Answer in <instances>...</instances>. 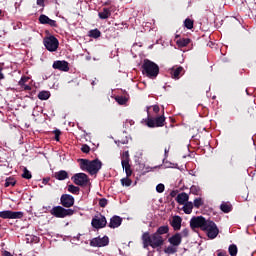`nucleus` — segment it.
Segmentation results:
<instances>
[{
  "instance_id": "f257e3e1",
  "label": "nucleus",
  "mask_w": 256,
  "mask_h": 256,
  "mask_svg": "<svg viewBox=\"0 0 256 256\" xmlns=\"http://www.w3.org/2000/svg\"><path fill=\"white\" fill-rule=\"evenodd\" d=\"M191 229H201L206 233L208 239H216L217 235H219V228L217 224L213 222L211 219H206L203 216H194L190 220Z\"/></svg>"
},
{
  "instance_id": "f03ea898",
  "label": "nucleus",
  "mask_w": 256,
  "mask_h": 256,
  "mask_svg": "<svg viewBox=\"0 0 256 256\" xmlns=\"http://www.w3.org/2000/svg\"><path fill=\"white\" fill-rule=\"evenodd\" d=\"M142 243L144 249H147L149 246L152 247V249H157V247H162L165 243V239H163V236H160L159 233H154L150 236L149 232H144L142 234Z\"/></svg>"
},
{
  "instance_id": "7ed1b4c3",
  "label": "nucleus",
  "mask_w": 256,
  "mask_h": 256,
  "mask_svg": "<svg viewBox=\"0 0 256 256\" xmlns=\"http://www.w3.org/2000/svg\"><path fill=\"white\" fill-rule=\"evenodd\" d=\"M129 161V151L123 152L121 165L126 173V178L121 179V184L123 185V187H131V184L133 183V181L129 179V177L133 175V171L131 170V164H129Z\"/></svg>"
},
{
  "instance_id": "20e7f679",
  "label": "nucleus",
  "mask_w": 256,
  "mask_h": 256,
  "mask_svg": "<svg viewBox=\"0 0 256 256\" xmlns=\"http://www.w3.org/2000/svg\"><path fill=\"white\" fill-rule=\"evenodd\" d=\"M101 167H103V163H101L99 159L92 161L87 159H80V169L82 171H87L90 175H97Z\"/></svg>"
},
{
  "instance_id": "39448f33",
  "label": "nucleus",
  "mask_w": 256,
  "mask_h": 256,
  "mask_svg": "<svg viewBox=\"0 0 256 256\" xmlns=\"http://www.w3.org/2000/svg\"><path fill=\"white\" fill-rule=\"evenodd\" d=\"M142 73L149 79H155L159 75V66L155 62L146 59L142 64Z\"/></svg>"
},
{
  "instance_id": "423d86ee",
  "label": "nucleus",
  "mask_w": 256,
  "mask_h": 256,
  "mask_svg": "<svg viewBox=\"0 0 256 256\" xmlns=\"http://www.w3.org/2000/svg\"><path fill=\"white\" fill-rule=\"evenodd\" d=\"M51 215L53 217H57L58 219H65V217H71V215L75 214V210L69 208L65 209L62 206H55L50 210Z\"/></svg>"
},
{
  "instance_id": "0eeeda50",
  "label": "nucleus",
  "mask_w": 256,
  "mask_h": 256,
  "mask_svg": "<svg viewBox=\"0 0 256 256\" xmlns=\"http://www.w3.org/2000/svg\"><path fill=\"white\" fill-rule=\"evenodd\" d=\"M43 44L47 51H50V53H54V51H57V49H59V40L55 36L45 37L43 40Z\"/></svg>"
},
{
  "instance_id": "6e6552de",
  "label": "nucleus",
  "mask_w": 256,
  "mask_h": 256,
  "mask_svg": "<svg viewBox=\"0 0 256 256\" xmlns=\"http://www.w3.org/2000/svg\"><path fill=\"white\" fill-rule=\"evenodd\" d=\"M91 225L94 229H103L107 226V218L101 214L95 215L92 218Z\"/></svg>"
},
{
  "instance_id": "1a4fd4ad",
  "label": "nucleus",
  "mask_w": 256,
  "mask_h": 256,
  "mask_svg": "<svg viewBox=\"0 0 256 256\" xmlns=\"http://www.w3.org/2000/svg\"><path fill=\"white\" fill-rule=\"evenodd\" d=\"M165 125V115L158 116L156 118H148L147 119V126L154 128V127H163Z\"/></svg>"
},
{
  "instance_id": "9d476101",
  "label": "nucleus",
  "mask_w": 256,
  "mask_h": 256,
  "mask_svg": "<svg viewBox=\"0 0 256 256\" xmlns=\"http://www.w3.org/2000/svg\"><path fill=\"white\" fill-rule=\"evenodd\" d=\"M0 217L1 219H22L23 212H13L11 210H5L0 212Z\"/></svg>"
},
{
  "instance_id": "9b49d317",
  "label": "nucleus",
  "mask_w": 256,
  "mask_h": 256,
  "mask_svg": "<svg viewBox=\"0 0 256 256\" xmlns=\"http://www.w3.org/2000/svg\"><path fill=\"white\" fill-rule=\"evenodd\" d=\"M107 245H109V237L107 236H103L102 238L96 237L90 241L91 247H107Z\"/></svg>"
},
{
  "instance_id": "f8f14e48",
  "label": "nucleus",
  "mask_w": 256,
  "mask_h": 256,
  "mask_svg": "<svg viewBox=\"0 0 256 256\" xmlns=\"http://www.w3.org/2000/svg\"><path fill=\"white\" fill-rule=\"evenodd\" d=\"M75 185H80V187H83V185H87L89 183V177L85 173H77L72 177Z\"/></svg>"
},
{
  "instance_id": "ddd939ff",
  "label": "nucleus",
  "mask_w": 256,
  "mask_h": 256,
  "mask_svg": "<svg viewBox=\"0 0 256 256\" xmlns=\"http://www.w3.org/2000/svg\"><path fill=\"white\" fill-rule=\"evenodd\" d=\"M60 203L63 207L69 209V207H73L75 205V198L69 194H63L60 198Z\"/></svg>"
},
{
  "instance_id": "4468645a",
  "label": "nucleus",
  "mask_w": 256,
  "mask_h": 256,
  "mask_svg": "<svg viewBox=\"0 0 256 256\" xmlns=\"http://www.w3.org/2000/svg\"><path fill=\"white\" fill-rule=\"evenodd\" d=\"M53 69H58V71H64L67 73L69 71V62L63 60L55 61L52 65Z\"/></svg>"
},
{
  "instance_id": "2eb2a0df",
  "label": "nucleus",
  "mask_w": 256,
  "mask_h": 256,
  "mask_svg": "<svg viewBox=\"0 0 256 256\" xmlns=\"http://www.w3.org/2000/svg\"><path fill=\"white\" fill-rule=\"evenodd\" d=\"M41 25H49L50 27H57V21L50 19L47 15L42 14L39 17Z\"/></svg>"
},
{
  "instance_id": "dca6fc26",
  "label": "nucleus",
  "mask_w": 256,
  "mask_h": 256,
  "mask_svg": "<svg viewBox=\"0 0 256 256\" xmlns=\"http://www.w3.org/2000/svg\"><path fill=\"white\" fill-rule=\"evenodd\" d=\"M121 223H123V218L122 217H120V216H113L110 219L108 227H110V229H117V227H121Z\"/></svg>"
},
{
  "instance_id": "f3484780",
  "label": "nucleus",
  "mask_w": 256,
  "mask_h": 256,
  "mask_svg": "<svg viewBox=\"0 0 256 256\" xmlns=\"http://www.w3.org/2000/svg\"><path fill=\"white\" fill-rule=\"evenodd\" d=\"M182 240L183 236H181V233H176L168 239V242L170 243V245H173L174 247H179V245H181Z\"/></svg>"
},
{
  "instance_id": "a211bd4d",
  "label": "nucleus",
  "mask_w": 256,
  "mask_h": 256,
  "mask_svg": "<svg viewBox=\"0 0 256 256\" xmlns=\"http://www.w3.org/2000/svg\"><path fill=\"white\" fill-rule=\"evenodd\" d=\"M182 221L183 219H181V216H173L170 224L173 227L174 231H179L181 229Z\"/></svg>"
},
{
  "instance_id": "6ab92c4d",
  "label": "nucleus",
  "mask_w": 256,
  "mask_h": 256,
  "mask_svg": "<svg viewBox=\"0 0 256 256\" xmlns=\"http://www.w3.org/2000/svg\"><path fill=\"white\" fill-rule=\"evenodd\" d=\"M176 201L177 203H179V205H185V203L189 202V194L185 192L178 194L176 197Z\"/></svg>"
},
{
  "instance_id": "aec40b11",
  "label": "nucleus",
  "mask_w": 256,
  "mask_h": 256,
  "mask_svg": "<svg viewBox=\"0 0 256 256\" xmlns=\"http://www.w3.org/2000/svg\"><path fill=\"white\" fill-rule=\"evenodd\" d=\"M54 177L58 181H65V179H69V173H67L65 170H60L55 173Z\"/></svg>"
},
{
  "instance_id": "412c9836",
  "label": "nucleus",
  "mask_w": 256,
  "mask_h": 256,
  "mask_svg": "<svg viewBox=\"0 0 256 256\" xmlns=\"http://www.w3.org/2000/svg\"><path fill=\"white\" fill-rule=\"evenodd\" d=\"M99 19H109L111 17V10L109 8H103L101 12L98 13Z\"/></svg>"
},
{
  "instance_id": "4be33fe9",
  "label": "nucleus",
  "mask_w": 256,
  "mask_h": 256,
  "mask_svg": "<svg viewBox=\"0 0 256 256\" xmlns=\"http://www.w3.org/2000/svg\"><path fill=\"white\" fill-rule=\"evenodd\" d=\"M181 73H183V67L179 66L177 68H173L171 70L172 79H179V77L181 76Z\"/></svg>"
},
{
  "instance_id": "5701e85b",
  "label": "nucleus",
  "mask_w": 256,
  "mask_h": 256,
  "mask_svg": "<svg viewBox=\"0 0 256 256\" xmlns=\"http://www.w3.org/2000/svg\"><path fill=\"white\" fill-rule=\"evenodd\" d=\"M182 205H184L182 210L186 215H191V213H193V202H186Z\"/></svg>"
},
{
  "instance_id": "b1692460",
  "label": "nucleus",
  "mask_w": 256,
  "mask_h": 256,
  "mask_svg": "<svg viewBox=\"0 0 256 256\" xmlns=\"http://www.w3.org/2000/svg\"><path fill=\"white\" fill-rule=\"evenodd\" d=\"M49 97H51V92L49 91H41L38 94V99H40L41 101H47Z\"/></svg>"
},
{
  "instance_id": "393cba45",
  "label": "nucleus",
  "mask_w": 256,
  "mask_h": 256,
  "mask_svg": "<svg viewBox=\"0 0 256 256\" xmlns=\"http://www.w3.org/2000/svg\"><path fill=\"white\" fill-rule=\"evenodd\" d=\"M68 192L72 193L73 195H79V191H81V189L73 184L68 185L67 187Z\"/></svg>"
},
{
  "instance_id": "a878e982",
  "label": "nucleus",
  "mask_w": 256,
  "mask_h": 256,
  "mask_svg": "<svg viewBox=\"0 0 256 256\" xmlns=\"http://www.w3.org/2000/svg\"><path fill=\"white\" fill-rule=\"evenodd\" d=\"M220 209H221V211H223V213H231L232 206H231V204H229L227 202H223L220 205Z\"/></svg>"
},
{
  "instance_id": "bb28decb",
  "label": "nucleus",
  "mask_w": 256,
  "mask_h": 256,
  "mask_svg": "<svg viewBox=\"0 0 256 256\" xmlns=\"http://www.w3.org/2000/svg\"><path fill=\"white\" fill-rule=\"evenodd\" d=\"M189 43H191V39L189 38H182L180 40H177L178 47H187Z\"/></svg>"
},
{
  "instance_id": "cd10ccee",
  "label": "nucleus",
  "mask_w": 256,
  "mask_h": 256,
  "mask_svg": "<svg viewBox=\"0 0 256 256\" xmlns=\"http://www.w3.org/2000/svg\"><path fill=\"white\" fill-rule=\"evenodd\" d=\"M89 37H92L93 39H99V37H101V31H99V29L90 30Z\"/></svg>"
},
{
  "instance_id": "c85d7f7f",
  "label": "nucleus",
  "mask_w": 256,
  "mask_h": 256,
  "mask_svg": "<svg viewBox=\"0 0 256 256\" xmlns=\"http://www.w3.org/2000/svg\"><path fill=\"white\" fill-rule=\"evenodd\" d=\"M16 183L17 181H15V178L9 177V178H6L4 187H15Z\"/></svg>"
},
{
  "instance_id": "c756f323",
  "label": "nucleus",
  "mask_w": 256,
  "mask_h": 256,
  "mask_svg": "<svg viewBox=\"0 0 256 256\" xmlns=\"http://www.w3.org/2000/svg\"><path fill=\"white\" fill-rule=\"evenodd\" d=\"M155 233H158V235H165L169 233V226H160Z\"/></svg>"
},
{
  "instance_id": "7c9ffc66",
  "label": "nucleus",
  "mask_w": 256,
  "mask_h": 256,
  "mask_svg": "<svg viewBox=\"0 0 256 256\" xmlns=\"http://www.w3.org/2000/svg\"><path fill=\"white\" fill-rule=\"evenodd\" d=\"M165 253H167L168 255H173L174 253H177V246H168L165 250Z\"/></svg>"
},
{
  "instance_id": "2f4dec72",
  "label": "nucleus",
  "mask_w": 256,
  "mask_h": 256,
  "mask_svg": "<svg viewBox=\"0 0 256 256\" xmlns=\"http://www.w3.org/2000/svg\"><path fill=\"white\" fill-rule=\"evenodd\" d=\"M192 204H193V207H195L196 209H199V207H202V205H203V199L196 198V199H194V202Z\"/></svg>"
},
{
  "instance_id": "473e14b6",
  "label": "nucleus",
  "mask_w": 256,
  "mask_h": 256,
  "mask_svg": "<svg viewBox=\"0 0 256 256\" xmlns=\"http://www.w3.org/2000/svg\"><path fill=\"white\" fill-rule=\"evenodd\" d=\"M228 251L231 256H237V245L232 244L229 246Z\"/></svg>"
},
{
  "instance_id": "72a5a7b5",
  "label": "nucleus",
  "mask_w": 256,
  "mask_h": 256,
  "mask_svg": "<svg viewBox=\"0 0 256 256\" xmlns=\"http://www.w3.org/2000/svg\"><path fill=\"white\" fill-rule=\"evenodd\" d=\"M201 191V188L199 186H196V185H193L191 186L190 188V192L193 194V195H199Z\"/></svg>"
},
{
  "instance_id": "f704fd0d",
  "label": "nucleus",
  "mask_w": 256,
  "mask_h": 256,
  "mask_svg": "<svg viewBox=\"0 0 256 256\" xmlns=\"http://www.w3.org/2000/svg\"><path fill=\"white\" fill-rule=\"evenodd\" d=\"M184 26L186 27V29H192L193 28V20L187 18L184 21Z\"/></svg>"
},
{
  "instance_id": "c9c22d12",
  "label": "nucleus",
  "mask_w": 256,
  "mask_h": 256,
  "mask_svg": "<svg viewBox=\"0 0 256 256\" xmlns=\"http://www.w3.org/2000/svg\"><path fill=\"white\" fill-rule=\"evenodd\" d=\"M116 101L119 105H125V103H127V98L123 96H118L116 97Z\"/></svg>"
},
{
  "instance_id": "e433bc0d",
  "label": "nucleus",
  "mask_w": 256,
  "mask_h": 256,
  "mask_svg": "<svg viewBox=\"0 0 256 256\" xmlns=\"http://www.w3.org/2000/svg\"><path fill=\"white\" fill-rule=\"evenodd\" d=\"M22 177H23V179H31V177H32L31 172L28 171L27 168H24Z\"/></svg>"
},
{
  "instance_id": "4c0bfd02",
  "label": "nucleus",
  "mask_w": 256,
  "mask_h": 256,
  "mask_svg": "<svg viewBox=\"0 0 256 256\" xmlns=\"http://www.w3.org/2000/svg\"><path fill=\"white\" fill-rule=\"evenodd\" d=\"M157 193H163L165 191V185L163 183H160L156 186Z\"/></svg>"
},
{
  "instance_id": "58836bf2",
  "label": "nucleus",
  "mask_w": 256,
  "mask_h": 256,
  "mask_svg": "<svg viewBox=\"0 0 256 256\" xmlns=\"http://www.w3.org/2000/svg\"><path fill=\"white\" fill-rule=\"evenodd\" d=\"M27 81H29V77L24 76L20 79V81L18 82V85H20V87H23L25 83H27Z\"/></svg>"
},
{
  "instance_id": "ea45409f",
  "label": "nucleus",
  "mask_w": 256,
  "mask_h": 256,
  "mask_svg": "<svg viewBox=\"0 0 256 256\" xmlns=\"http://www.w3.org/2000/svg\"><path fill=\"white\" fill-rule=\"evenodd\" d=\"M82 153H89L91 148L88 145H83L81 148Z\"/></svg>"
},
{
  "instance_id": "a19ab883",
  "label": "nucleus",
  "mask_w": 256,
  "mask_h": 256,
  "mask_svg": "<svg viewBox=\"0 0 256 256\" xmlns=\"http://www.w3.org/2000/svg\"><path fill=\"white\" fill-rule=\"evenodd\" d=\"M100 207H107V199L102 198L99 200Z\"/></svg>"
},
{
  "instance_id": "79ce46f5",
  "label": "nucleus",
  "mask_w": 256,
  "mask_h": 256,
  "mask_svg": "<svg viewBox=\"0 0 256 256\" xmlns=\"http://www.w3.org/2000/svg\"><path fill=\"white\" fill-rule=\"evenodd\" d=\"M182 237H189V229L185 228L181 232Z\"/></svg>"
},
{
  "instance_id": "37998d69",
  "label": "nucleus",
  "mask_w": 256,
  "mask_h": 256,
  "mask_svg": "<svg viewBox=\"0 0 256 256\" xmlns=\"http://www.w3.org/2000/svg\"><path fill=\"white\" fill-rule=\"evenodd\" d=\"M37 5L40 7H45V0H37Z\"/></svg>"
},
{
  "instance_id": "c03bdc74",
  "label": "nucleus",
  "mask_w": 256,
  "mask_h": 256,
  "mask_svg": "<svg viewBox=\"0 0 256 256\" xmlns=\"http://www.w3.org/2000/svg\"><path fill=\"white\" fill-rule=\"evenodd\" d=\"M5 79V74H3V68L0 67V81H3Z\"/></svg>"
},
{
  "instance_id": "a18cd8bd",
  "label": "nucleus",
  "mask_w": 256,
  "mask_h": 256,
  "mask_svg": "<svg viewBox=\"0 0 256 256\" xmlns=\"http://www.w3.org/2000/svg\"><path fill=\"white\" fill-rule=\"evenodd\" d=\"M22 89H24V91H31V86L25 84L24 86L21 87Z\"/></svg>"
},
{
  "instance_id": "49530a36",
  "label": "nucleus",
  "mask_w": 256,
  "mask_h": 256,
  "mask_svg": "<svg viewBox=\"0 0 256 256\" xmlns=\"http://www.w3.org/2000/svg\"><path fill=\"white\" fill-rule=\"evenodd\" d=\"M59 135H61V132L59 130L55 131V139L59 141Z\"/></svg>"
},
{
  "instance_id": "de8ad7c7",
  "label": "nucleus",
  "mask_w": 256,
  "mask_h": 256,
  "mask_svg": "<svg viewBox=\"0 0 256 256\" xmlns=\"http://www.w3.org/2000/svg\"><path fill=\"white\" fill-rule=\"evenodd\" d=\"M159 110H160L159 106H157V105H154V106H153V111H154V113H158Z\"/></svg>"
},
{
  "instance_id": "09e8293b",
  "label": "nucleus",
  "mask_w": 256,
  "mask_h": 256,
  "mask_svg": "<svg viewBox=\"0 0 256 256\" xmlns=\"http://www.w3.org/2000/svg\"><path fill=\"white\" fill-rule=\"evenodd\" d=\"M164 155H165V157H168V155H169V148H165Z\"/></svg>"
},
{
  "instance_id": "8fccbe9b",
  "label": "nucleus",
  "mask_w": 256,
  "mask_h": 256,
  "mask_svg": "<svg viewBox=\"0 0 256 256\" xmlns=\"http://www.w3.org/2000/svg\"><path fill=\"white\" fill-rule=\"evenodd\" d=\"M74 239H76L77 241H79V239H81V234H78L77 236H75Z\"/></svg>"
},
{
  "instance_id": "3c124183",
  "label": "nucleus",
  "mask_w": 256,
  "mask_h": 256,
  "mask_svg": "<svg viewBox=\"0 0 256 256\" xmlns=\"http://www.w3.org/2000/svg\"><path fill=\"white\" fill-rule=\"evenodd\" d=\"M103 5H111V0H108V1L104 2Z\"/></svg>"
},
{
  "instance_id": "603ef678",
  "label": "nucleus",
  "mask_w": 256,
  "mask_h": 256,
  "mask_svg": "<svg viewBox=\"0 0 256 256\" xmlns=\"http://www.w3.org/2000/svg\"><path fill=\"white\" fill-rule=\"evenodd\" d=\"M47 183H49V180L48 179H43V184L47 185Z\"/></svg>"
},
{
  "instance_id": "864d4df0",
  "label": "nucleus",
  "mask_w": 256,
  "mask_h": 256,
  "mask_svg": "<svg viewBox=\"0 0 256 256\" xmlns=\"http://www.w3.org/2000/svg\"><path fill=\"white\" fill-rule=\"evenodd\" d=\"M118 143H122V145H125V143H127V142H121V141H118Z\"/></svg>"
},
{
  "instance_id": "5fc2aeb1",
  "label": "nucleus",
  "mask_w": 256,
  "mask_h": 256,
  "mask_svg": "<svg viewBox=\"0 0 256 256\" xmlns=\"http://www.w3.org/2000/svg\"><path fill=\"white\" fill-rule=\"evenodd\" d=\"M218 256H223V253H218Z\"/></svg>"
},
{
  "instance_id": "6e6d98bb",
  "label": "nucleus",
  "mask_w": 256,
  "mask_h": 256,
  "mask_svg": "<svg viewBox=\"0 0 256 256\" xmlns=\"http://www.w3.org/2000/svg\"><path fill=\"white\" fill-rule=\"evenodd\" d=\"M92 85H95V81L92 82Z\"/></svg>"
},
{
  "instance_id": "4d7b16f0",
  "label": "nucleus",
  "mask_w": 256,
  "mask_h": 256,
  "mask_svg": "<svg viewBox=\"0 0 256 256\" xmlns=\"http://www.w3.org/2000/svg\"><path fill=\"white\" fill-rule=\"evenodd\" d=\"M1 13H3V11L0 10V16H1Z\"/></svg>"
}]
</instances>
